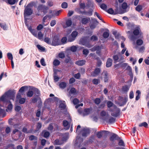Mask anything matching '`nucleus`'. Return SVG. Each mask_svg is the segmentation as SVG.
<instances>
[{"label":"nucleus","instance_id":"15","mask_svg":"<svg viewBox=\"0 0 149 149\" xmlns=\"http://www.w3.org/2000/svg\"><path fill=\"white\" fill-rule=\"evenodd\" d=\"M90 20V18L89 17L83 18L81 19V22L82 24H86Z\"/></svg>","mask_w":149,"mask_h":149},{"label":"nucleus","instance_id":"61","mask_svg":"<svg viewBox=\"0 0 149 149\" xmlns=\"http://www.w3.org/2000/svg\"><path fill=\"white\" fill-rule=\"evenodd\" d=\"M79 100L77 98H74L73 99V103L75 105L79 103Z\"/></svg>","mask_w":149,"mask_h":149},{"label":"nucleus","instance_id":"63","mask_svg":"<svg viewBox=\"0 0 149 149\" xmlns=\"http://www.w3.org/2000/svg\"><path fill=\"white\" fill-rule=\"evenodd\" d=\"M76 90L75 88L72 87L70 89V92L71 94H74L76 93Z\"/></svg>","mask_w":149,"mask_h":149},{"label":"nucleus","instance_id":"46","mask_svg":"<svg viewBox=\"0 0 149 149\" xmlns=\"http://www.w3.org/2000/svg\"><path fill=\"white\" fill-rule=\"evenodd\" d=\"M37 47L38 48L39 50H40V51H45V48L39 45H37Z\"/></svg>","mask_w":149,"mask_h":149},{"label":"nucleus","instance_id":"56","mask_svg":"<svg viewBox=\"0 0 149 149\" xmlns=\"http://www.w3.org/2000/svg\"><path fill=\"white\" fill-rule=\"evenodd\" d=\"M61 6L62 8H66L68 7V3L66 2H63L62 3Z\"/></svg>","mask_w":149,"mask_h":149},{"label":"nucleus","instance_id":"22","mask_svg":"<svg viewBox=\"0 0 149 149\" xmlns=\"http://www.w3.org/2000/svg\"><path fill=\"white\" fill-rule=\"evenodd\" d=\"M107 31L104 32L102 36L104 38H108L109 36V31L108 29H106Z\"/></svg>","mask_w":149,"mask_h":149},{"label":"nucleus","instance_id":"53","mask_svg":"<svg viewBox=\"0 0 149 149\" xmlns=\"http://www.w3.org/2000/svg\"><path fill=\"white\" fill-rule=\"evenodd\" d=\"M29 139L31 141H32L34 140H37V138L36 136H34V135H31L29 137Z\"/></svg>","mask_w":149,"mask_h":149},{"label":"nucleus","instance_id":"44","mask_svg":"<svg viewBox=\"0 0 149 149\" xmlns=\"http://www.w3.org/2000/svg\"><path fill=\"white\" fill-rule=\"evenodd\" d=\"M98 39L97 37L93 35L90 38L91 40L94 41L96 40H97Z\"/></svg>","mask_w":149,"mask_h":149},{"label":"nucleus","instance_id":"59","mask_svg":"<svg viewBox=\"0 0 149 149\" xmlns=\"http://www.w3.org/2000/svg\"><path fill=\"white\" fill-rule=\"evenodd\" d=\"M26 86H23L19 90V92L22 93L24 92L25 91Z\"/></svg>","mask_w":149,"mask_h":149},{"label":"nucleus","instance_id":"24","mask_svg":"<svg viewBox=\"0 0 149 149\" xmlns=\"http://www.w3.org/2000/svg\"><path fill=\"white\" fill-rule=\"evenodd\" d=\"M113 58L114 61V63H116L120 61L121 60L119 59V57L118 55H115L113 56Z\"/></svg>","mask_w":149,"mask_h":149},{"label":"nucleus","instance_id":"7","mask_svg":"<svg viewBox=\"0 0 149 149\" xmlns=\"http://www.w3.org/2000/svg\"><path fill=\"white\" fill-rule=\"evenodd\" d=\"M60 44V40L59 38L56 36H54L53 38L52 42V45L56 46Z\"/></svg>","mask_w":149,"mask_h":149},{"label":"nucleus","instance_id":"26","mask_svg":"<svg viewBox=\"0 0 149 149\" xmlns=\"http://www.w3.org/2000/svg\"><path fill=\"white\" fill-rule=\"evenodd\" d=\"M34 93L37 96L40 95V92L39 90L37 88H34L33 89Z\"/></svg>","mask_w":149,"mask_h":149},{"label":"nucleus","instance_id":"27","mask_svg":"<svg viewBox=\"0 0 149 149\" xmlns=\"http://www.w3.org/2000/svg\"><path fill=\"white\" fill-rule=\"evenodd\" d=\"M43 132H44L43 136L45 138H47L50 135L49 132L46 130H44Z\"/></svg>","mask_w":149,"mask_h":149},{"label":"nucleus","instance_id":"58","mask_svg":"<svg viewBox=\"0 0 149 149\" xmlns=\"http://www.w3.org/2000/svg\"><path fill=\"white\" fill-rule=\"evenodd\" d=\"M42 124L41 123L39 122L37 124V125L36 129L38 130H39L42 127Z\"/></svg>","mask_w":149,"mask_h":149},{"label":"nucleus","instance_id":"49","mask_svg":"<svg viewBox=\"0 0 149 149\" xmlns=\"http://www.w3.org/2000/svg\"><path fill=\"white\" fill-rule=\"evenodd\" d=\"M31 29L29 28V30L31 31V33H32V34L35 37H37V31L34 30H32L31 31Z\"/></svg>","mask_w":149,"mask_h":149},{"label":"nucleus","instance_id":"60","mask_svg":"<svg viewBox=\"0 0 149 149\" xmlns=\"http://www.w3.org/2000/svg\"><path fill=\"white\" fill-rule=\"evenodd\" d=\"M127 7V3L125 2H124L122 4V7L124 9H126Z\"/></svg>","mask_w":149,"mask_h":149},{"label":"nucleus","instance_id":"2","mask_svg":"<svg viewBox=\"0 0 149 149\" xmlns=\"http://www.w3.org/2000/svg\"><path fill=\"white\" fill-rule=\"evenodd\" d=\"M49 8L47 6L43 4H40L38 5L37 8L38 11L35 12L36 15L40 16L41 15V13L43 12L44 14H46L48 12Z\"/></svg>","mask_w":149,"mask_h":149},{"label":"nucleus","instance_id":"62","mask_svg":"<svg viewBox=\"0 0 149 149\" xmlns=\"http://www.w3.org/2000/svg\"><path fill=\"white\" fill-rule=\"evenodd\" d=\"M21 109V107L17 105L15 107V110L16 111H19Z\"/></svg>","mask_w":149,"mask_h":149},{"label":"nucleus","instance_id":"6","mask_svg":"<svg viewBox=\"0 0 149 149\" xmlns=\"http://www.w3.org/2000/svg\"><path fill=\"white\" fill-rule=\"evenodd\" d=\"M78 32L76 31H73L70 35L68 37V41L69 42H71L74 41L76 39L77 36Z\"/></svg>","mask_w":149,"mask_h":149},{"label":"nucleus","instance_id":"47","mask_svg":"<svg viewBox=\"0 0 149 149\" xmlns=\"http://www.w3.org/2000/svg\"><path fill=\"white\" fill-rule=\"evenodd\" d=\"M143 43V41L141 39H138L136 40V44L138 45H141Z\"/></svg>","mask_w":149,"mask_h":149},{"label":"nucleus","instance_id":"64","mask_svg":"<svg viewBox=\"0 0 149 149\" xmlns=\"http://www.w3.org/2000/svg\"><path fill=\"white\" fill-rule=\"evenodd\" d=\"M40 63L43 66H45L46 65L44 59L42 58L41 59L40 61Z\"/></svg>","mask_w":149,"mask_h":149},{"label":"nucleus","instance_id":"17","mask_svg":"<svg viewBox=\"0 0 149 149\" xmlns=\"http://www.w3.org/2000/svg\"><path fill=\"white\" fill-rule=\"evenodd\" d=\"M59 103V107L61 108V110L65 109L66 107L65 102L64 101H60Z\"/></svg>","mask_w":149,"mask_h":149},{"label":"nucleus","instance_id":"18","mask_svg":"<svg viewBox=\"0 0 149 149\" xmlns=\"http://www.w3.org/2000/svg\"><path fill=\"white\" fill-rule=\"evenodd\" d=\"M86 61L84 60H78L76 61L75 64L79 66H82L85 64Z\"/></svg>","mask_w":149,"mask_h":149},{"label":"nucleus","instance_id":"41","mask_svg":"<svg viewBox=\"0 0 149 149\" xmlns=\"http://www.w3.org/2000/svg\"><path fill=\"white\" fill-rule=\"evenodd\" d=\"M95 136L93 135H92L90 137L88 140V142L90 143H92L95 140Z\"/></svg>","mask_w":149,"mask_h":149},{"label":"nucleus","instance_id":"32","mask_svg":"<svg viewBox=\"0 0 149 149\" xmlns=\"http://www.w3.org/2000/svg\"><path fill=\"white\" fill-rule=\"evenodd\" d=\"M38 38L39 40H41L42 39L43 36V34L42 33L41 31H39L38 32Z\"/></svg>","mask_w":149,"mask_h":149},{"label":"nucleus","instance_id":"1","mask_svg":"<svg viewBox=\"0 0 149 149\" xmlns=\"http://www.w3.org/2000/svg\"><path fill=\"white\" fill-rule=\"evenodd\" d=\"M15 94L14 90H9L1 97V100L3 102L10 103V100H8V98L14 101Z\"/></svg>","mask_w":149,"mask_h":149},{"label":"nucleus","instance_id":"38","mask_svg":"<svg viewBox=\"0 0 149 149\" xmlns=\"http://www.w3.org/2000/svg\"><path fill=\"white\" fill-rule=\"evenodd\" d=\"M119 141L118 143V144L120 146H125V144L123 141L121 139H118Z\"/></svg>","mask_w":149,"mask_h":149},{"label":"nucleus","instance_id":"34","mask_svg":"<svg viewBox=\"0 0 149 149\" xmlns=\"http://www.w3.org/2000/svg\"><path fill=\"white\" fill-rule=\"evenodd\" d=\"M84 111L85 113L84 115H88L90 113L91 110L90 108H86L84 109Z\"/></svg>","mask_w":149,"mask_h":149},{"label":"nucleus","instance_id":"11","mask_svg":"<svg viewBox=\"0 0 149 149\" xmlns=\"http://www.w3.org/2000/svg\"><path fill=\"white\" fill-rule=\"evenodd\" d=\"M121 139V138L119 137L118 135L115 133H113L111 136L109 138L110 141L111 142H113L115 140H118V139Z\"/></svg>","mask_w":149,"mask_h":149},{"label":"nucleus","instance_id":"39","mask_svg":"<svg viewBox=\"0 0 149 149\" xmlns=\"http://www.w3.org/2000/svg\"><path fill=\"white\" fill-rule=\"evenodd\" d=\"M126 70L129 71V73L130 74V76H133L132 70L131 67L129 65L126 68Z\"/></svg>","mask_w":149,"mask_h":149},{"label":"nucleus","instance_id":"42","mask_svg":"<svg viewBox=\"0 0 149 149\" xmlns=\"http://www.w3.org/2000/svg\"><path fill=\"white\" fill-rule=\"evenodd\" d=\"M142 9V6L138 5L135 8V10L138 12H140Z\"/></svg>","mask_w":149,"mask_h":149},{"label":"nucleus","instance_id":"57","mask_svg":"<svg viewBox=\"0 0 149 149\" xmlns=\"http://www.w3.org/2000/svg\"><path fill=\"white\" fill-rule=\"evenodd\" d=\"M113 105V103L110 101H108L107 102V106L108 108H110L112 107Z\"/></svg>","mask_w":149,"mask_h":149},{"label":"nucleus","instance_id":"40","mask_svg":"<svg viewBox=\"0 0 149 149\" xmlns=\"http://www.w3.org/2000/svg\"><path fill=\"white\" fill-rule=\"evenodd\" d=\"M93 83L95 85H97L100 82L99 79H94L92 80Z\"/></svg>","mask_w":149,"mask_h":149},{"label":"nucleus","instance_id":"55","mask_svg":"<svg viewBox=\"0 0 149 149\" xmlns=\"http://www.w3.org/2000/svg\"><path fill=\"white\" fill-rule=\"evenodd\" d=\"M58 56L59 58H63L65 57V54L63 52H61L59 53Z\"/></svg>","mask_w":149,"mask_h":149},{"label":"nucleus","instance_id":"5","mask_svg":"<svg viewBox=\"0 0 149 149\" xmlns=\"http://www.w3.org/2000/svg\"><path fill=\"white\" fill-rule=\"evenodd\" d=\"M26 101V99L24 98L21 97V95L19 93H17L16 97L15 102H19L20 104H24Z\"/></svg>","mask_w":149,"mask_h":149},{"label":"nucleus","instance_id":"43","mask_svg":"<svg viewBox=\"0 0 149 149\" xmlns=\"http://www.w3.org/2000/svg\"><path fill=\"white\" fill-rule=\"evenodd\" d=\"M100 6L102 9L106 11L107 6L105 4L102 3L100 5Z\"/></svg>","mask_w":149,"mask_h":149},{"label":"nucleus","instance_id":"21","mask_svg":"<svg viewBox=\"0 0 149 149\" xmlns=\"http://www.w3.org/2000/svg\"><path fill=\"white\" fill-rule=\"evenodd\" d=\"M22 131L23 132L26 134L31 133L33 132L32 130H28L27 128L24 127L23 128Z\"/></svg>","mask_w":149,"mask_h":149},{"label":"nucleus","instance_id":"30","mask_svg":"<svg viewBox=\"0 0 149 149\" xmlns=\"http://www.w3.org/2000/svg\"><path fill=\"white\" fill-rule=\"evenodd\" d=\"M2 115H3V117H5L6 115V112L4 109L0 108V116Z\"/></svg>","mask_w":149,"mask_h":149},{"label":"nucleus","instance_id":"31","mask_svg":"<svg viewBox=\"0 0 149 149\" xmlns=\"http://www.w3.org/2000/svg\"><path fill=\"white\" fill-rule=\"evenodd\" d=\"M101 101V99L99 98H97L95 99L94 102L97 105L99 104Z\"/></svg>","mask_w":149,"mask_h":149},{"label":"nucleus","instance_id":"51","mask_svg":"<svg viewBox=\"0 0 149 149\" xmlns=\"http://www.w3.org/2000/svg\"><path fill=\"white\" fill-rule=\"evenodd\" d=\"M67 40V39L66 37H63L61 39V42L63 44H65L66 42V41Z\"/></svg>","mask_w":149,"mask_h":149},{"label":"nucleus","instance_id":"48","mask_svg":"<svg viewBox=\"0 0 149 149\" xmlns=\"http://www.w3.org/2000/svg\"><path fill=\"white\" fill-rule=\"evenodd\" d=\"M116 119L113 117H111L109 119V122L110 123H113L115 122Z\"/></svg>","mask_w":149,"mask_h":149},{"label":"nucleus","instance_id":"54","mask_svg":"<svg viewBox=\"0 0 149 149\" xmlns=\"http://www.w3.org/2000/svg\"><path fill=\"white\" fill-rule=\"evenodd\" d=\"M77 47L75 46H72L70 47V50L72 52H74L76 51L77 50Z\"/></svg>","mask_w":149,"mask_h":149},{"label":"nucleus","instance_id":"23","mask_svg":"<svg viewBox=\"0 0 149 149\" xmlns=\"http://www.w3.org/2000/svg\"><path fill=\"white\" fill-rule=\"evenodd\" d=\"M63 141L60 140L58 139H56L54 141V144L55 145H61L63 144Z\"/></svg>","mask_w":149,"mask_h":149},{"label":"nucleus","instance_id":"52","mask_svg":"<svg viewBox=\"0 0 149 149\" xmlns=\"http://www.w3.org/2000/svg\"><path fill=\"white\" fill-rule=\"evenodd\" d=\"M123 91L124 92H127L129 90V88L127 85H125L123 87Z\"/></svg>","mask_w":149,"mask_h":149},{"label":"nucleus","instance_id":"3","mask_svg":"<svg viewBox=\"0 0 149 149\" xmlns=\"http://www.w3.org/2000/svg\"><path fill=\"white\" fill-rule=\"evenodd\" d=\"M32 6L33 4L31 3H29L27 5L24 11V17L32 14L33 10L31 8L32 7Z\"/></svg>","mask_w":149,"mask_h":149},{"label":"nucleus","instance_id":"35","mask_svg":"<svg viewBox=\"0 0 149 149\" xmlns=\"http://www.w3.org/2000/svg\"><path fill=\"white\" fill-rule=\"evenodd\" d=\"M139 126L140 127L143 126L145 128L148 127V124L146 122H143L139 125Z\"/></svg>","mask_w":149,"mask_h":149},{"label":"nucleus","instance_id":"14","mask_svg":"<svg viewBox=\"0 0 149 149\" xmlns=\"http://www.w3.org/2000/svg\"><path fill=\"white\" fill-rule=\"evenodd\" d=\"M103 132H104V133L108 132V133H109V132L108 131H106V130H102V131H101L99 132H97V133L96 134V136H97V137L98 139H101L102 136H103L102 133Z\"/></svg>","mask_w":149,"mask_h":149},{"label":"nucleus","instance_id":"29","mask_svg":"<svg viewBox=\"0 0 149 149\" xmlns=\"http://www.w3.org/2000/svg\"><path fill=\"white\" fill-rule=\"evenodd\" d=\"M44 41L47 44L52 45L50 39L49 38L45 37L44 39Z\"/></svg>","mask_w":149,"mask_h":149},{"label":"nucleus","instance_id":"19","mask_svg":"<svg viewBox=\"0 0 149 149\" xmlns=\"http://www.w3.org/2000/svg\"><path fill=\"white\" fill-rule=\"evenodd\" d=\"M112 61H113L111 59L109 58H108L106 62V67L107 68H109L112 65Z\"/></svg>","mask_w":149,"mask_h":149},{"label":"nucleus","instance_id":"33","mask_svg":"<svg viewBox=\"0 0 149 149\" xmlns=\"http://www.w3.org/2000/svg\"><path fill=\"white\" fill-rule=\"evenodd\" d=\"M60 61L58 59L54 60L53 62V64L55 66L59 65L60 64Z\"/></svg>","mask_w":149,"mask_h":149},{"label":"nucleus","instance_id":"50","mask_svg":"<svg viewBox=\"0 0 149 149\" xmlns=\"http://www.w3.org/2000/svg\"><path fill=\"white\" fill-rule=\"evenodd\" d=\"M7 56L9 60H13V55L11 53H8L7 54Z\"/></svg>","mask_w":149,"mask_h":149},{"label":"nucleus","instance_id":"36","mask_svg":"<svg viewBox=\"0 0 149 149\" xmlns=\"http://www.w3.org/2000/svg\"><path fill=\"white\" fill-rule=\"evenodd\" d=\"M100 48V46H95L93 47L90 49V50L91 52H95L97 51V49H99Z\"/></svg>","mask_w":149,"mask_h":149},{"label":"nucleus","instance_id":"28","mask_svg":"<svg viewBox=\"0 0 149 149\" xmlns=\"http://www.w3.org/2000/svg\"><path fill=\"white\" fill-rule=\"evenodd\" d=\"M106 11L108 13L110 14H114L116 15L117 14V13H114V10L112 8H110L108 10H106Z\"/></svg>","mask_w":149,"mask_h":149},{"label":"nucleus","instance_id":"20","mask_svg":"<svg viewBox=\"0 0 149 149\" xmlns=\"http://www.w3.org/2000/svg\"><path fill=\"white\" fill-rule=\"evenodd\" d=\"M112 34L115 36L116 39H118L120 38V34L119 33H117V31H114L112 32Z\"/></svg>","mask_w":149,"mask_h":149},{"label":"nucleus","instance_id":"12","mask_svg":"<svg viewBox=\"0 0 149 149\" xmlns=\"http://www.w3.org/2000/svg\"><path fill=\"white\" fill-rule=\"evenodd\" d=\"M119 101H123L122 102V103L120 105V106H123L126 104V102L128 100V98L127 96L125 97L124 99L123 97L122 96H119Z\"/></svg>","mask_w":149,"mask_h":149},{"label":"nucleus","instance_id":"25","mask_svg":"<svg viewBox=\"0 0 149 149\" xmlns=\"http://www.w3.org/2000/svg\"><path fill=\"white\" fill-rule=\"evenodd\" d=\"M66 86L67 84L64 82H61L59 84L60 88L62 89L65 88L66 87Z\"/></svg>","mask_w":149,"mask_h":149},{"label":"nucleus","instance_id":"13","mask_svg":"<svg viewBox=\"0 0 149 149\" xmlns=\"http://www.w3.org/2000/svg\"><path fill=\"white\" fill-rule=\"evenodd\" d=\"M101 69L100 68H96L94 71L91 73V75L94 77H96L100 73Z\"/></svg>","mask_w":149,"mask_h":149},{"label":"nucleus","instance_id":"8","mask_svg":"<svg viewBox=\"0 0 149 149\" xmlns=\"http://www.w3.org/2000/svg\"><path fill=\"white\" fill-rule=\"evenodd\" d=\"M80 132L83 136L86 137L90 134V130L87 128H84L81 129Z\"/></svg>","mask_w":149,"mask_h":149},{"label":"nucleus","instance_id":"16","mask_svg":"<svg viewBox=\"0 0 149 149\" xmlns=\"http://www.w3.org/2000/svg\"><path fill=\"white\" fill-rule=\"evenodd\" d=\"M72 21L71 19H68L66 20L65 23V25L63 26V27L65 28L70 26L72 24Z\"/></svg>","mask_w":149,"mask_h":149},{"label":"nucleus","instance_id":"10","mask_svg":"<svg viewBox=\"0 0 149 149\" xmlns=\"http://www.w3.org/2000/svg\"><path fill=\"white\" fill-rule=\"evenodd\" d=\"M93 11V10L92 9H91L88 11H86L85 10L84 11L80 10L79 11V12L80 14H84L85 15H88L89 16H91L92 15Z\"/></svg>","mask_w":149,"mask_h":149},{"label":"nucleus","instance_id":"45","mask_svg":"<svg viewBox=\"0 0 149 149\" xmlns=\"http://www.w3.org/2000/svg\"><path fill=\"white\" fill-rule=\"evenodd\" d=\"M133 33L135 36H137L139 33V30L138 29H136L134 30L133 31Z\"/></svg>","mask_w":149,"mask_h":149},{"label":"nucleus","instance_id":"37","mask_svg":"<svg viewBox=\"0 0 149 149\" xmlns=\"http://www.w3.org/2000/svg\"><path fill=\"white\" fill-rule=\"evenodd\" d=\"M34 92L32 91H29L27 93L26 95L28 97H31L33 96Z\"/></svg>","mask_w":149,"mask_h":149},{"label":"nucleus","instance_id":"9","mask_svg":"<svg viewBox=\"0 0 149 149\" xmlns=\"http://www.w3.org/2000/svg\"><path fill=\"white\" fill-rule=\"evenodd\" d=\"M102 79L103 78V80L104 82L106 83L108 82L109 75L107 71H104L102 73Z\"/></svg>","mask_w":149,"mask_h":149},{"label":"nucleus","instance_id":"4","mask_svg":"<svg viewBox=\"0 0 149 149\" xmlns=\"http://www.w3.org/2000/svg\"><path fill=\"white\" fill-rule=\"evenodd\" d=\"M113 109H112L110 108L109 111L112 112L111 113L112 116L116 117L119 115L120 110V109L117 107L115 105L113 106Z\"/></svg>","mask_w":149,"mask_h":149}]
</instances>
